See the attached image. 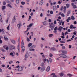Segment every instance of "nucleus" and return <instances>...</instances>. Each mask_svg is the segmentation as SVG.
I'll list each match as a JSON object with an SVG mask.
<instances>
[{
  "mask_svg": "<svg viewBox=\"0 0 77 77\" xmlns=\"http://www.w3.org/2000/svg\"><path fill=\"white\" fill-rule=\"evenodd\" d=\"M62 53L63 54H60L59 55L60 56L62 57H63V58H66L67 56L65 54H67V53H68L67 51H62Z\"/></svg>",
  "mask_w": 77,
  "mask_h": 77,
  "instance_id": "obj_1",
  "label": "nucleus"
},
{
  "mask_svg": "<svg viewBox=\"0 0 77 77\" xmlns=\"http://www.w3.org/2000/svg\"><path fill=\"white\" fill-rule=\"evenodd\" d=\"M69 28L71 30H72V29L73 30V29H75V28H76V27L73 26L72 25H71L69 27Z\"/></svg>",
  "mask_w": 77,
  "mask_h": 77,
  "instance_id": "obj_2",
  "label": "nucleus"
},
{
  "mask_svg": "<svg viewBox=\"0 0 77 77\" xmlns=\"http://www.w3.org/2000/svg\"><path fill=\"white\" fill-rule=\"evenodd\" d=\"M62 29H63V27L60 26L59 28L57 29L58 30H59V32H61L62 31Z\"/></svg>",
  "mask_w": 77,
  "mask_h": 77,
  "instance_id": "obj_3",
  "label": "nucleus"
},
{
  "mask_svg": "<svg viewBox=\"0 0 77 77\" xmlns=\"http://www.w3.org/2000/svg\"><path fill=\"white\" fill-rule=\"evenodd\" d=\"M23 69V67L21 66L19 68L18 70L19 71H21Z\"/></svg>",
  "mask_w": 77,
  "mask_h": 77,
  "instance_id": "obj_4",
  "label": "nucleus"
},
{
  "mask_svg": "<svg viewBox=\"0 0 77 77\" xmlns=\"http://www.w3.org/2000/svg\"><path fill=\"white\" fill-rule=\"evenodd\" d=\"M3 48L7 50H8V49H9V48L8 47V46L6 45H5L3 46Z\"/></svg>",
  "mask_w": 77,
  "mask_h": 77,
  "instance_id": "obj_5",
  "label": "nucleus"
},
{
  "mask_svg": "<svg viewBox=\"0 0 77 77\" xmlns=\"http://www.w3.org/2000/svg\"><path fill=\"white\" fill-rule=\"evenodd\" d=\"M29 57V53L28 52H26L25 55V57L26 59Z\"/></svg>",
  "mask_w": 77,
  "mask_h": 77,
  "instance_id": "obj_6",
  "label": "nucleus"
},
{
  "mask_svg": "<svg viewBox=\"0 0 77 77\" xmlns=\"http://www.w3.org/2000/svg\"><path fill=\"white\" fill-rule=\"evenodd\" d=\"M71 5L73 7V8H74V9H76V8H77V6L76 5H74V3H72Z\"/></svg>",
  "mask_w": 77,
  "mask_h": 77,
  "instance_id": "obj_7",
  "label": "nucleus"
},
{
  "mask_svg": "<svg viewBox=\"0 0 77 77\" xmlns=\"http://www.w3.org/2000/svg\"><path fill=\"white\" fill-rule=\"evenodd\" d=\"M21 48L22 49V52L23 53H24V51H25V49L26 48H25V47L24 46H21Z\"/></svg>",
  "mask_w": 77,
  "mask_h": 77,
  "instance_id": "obj_8",
  "label": "nucleus"
},
{
  "mask_svg": "<svg viewBox=\"0 0 77 77\" xmlns=\"http://www.w3.org/2000/svg\"><path fill=\"white\" fill-rule=\"evenodd\" d=\"M16 20V19H15V16H14L12 20V23H14V22Z\"/></svg>",
  "mask_w": 77,
  "mask_h": 77,
  "instance_id": "obj_9",
  "label": "nucleus"
},
{
  "mask_svg": "<svg viewBox=\"0 0 77 77\" xmlns=\"http://www.w3.org/2000/svg\"><path fill=\"white\" fill-rule=\"evenodd\" d=\"M63 9V12L64 14H65V13H66V6H64Z\"/></svg>",
  "mask_w": 77,
  "mask_h": 77,
  "instance_id": "obj_10",
  "label": "nucleus"
},
{
  "mask_svg": "<svg viewBox=\"0 0 77 77\" xmlns=\"http://www.w3.org/2000/svg\"><path fill=\"white\" fill-rule=\"evenodd\" d=\"M33 23H30L29 25H28L27 26V27H32V26H33Z\"/></svg>",
  "mask_w": 77,
  "mask_h": 77,
  "instance_id": "obj_11",
  "label": "nucleus"
},
{
  "mask_svg": "<svg viewBox=\"0 0 77 77\" xmlns=\"http://www.w3.org/2000/svg\"><path fill=\"white\" fill-rule=\"evenodd\" d=\"M19 24H17V27H18L19 29H20V28L21 27V26H22V25L20 23H19Z\"/></svg>",
  "mask_w": 77,
  "mask_h": 77,
  "instance_id": "obj_12",
  "label": "nucleus"
},
{
  "mask_svg": "<svg viewBox=\"0 0 77 77\" xmlns=\"http://www.w3.org/2000/svg\"><path fill=\"white\" fill-rule=\"evenodd\" d=\"M50 66H48L47 67V68L46 69V71L48 72V71H50Z\"/></svg>",
  "mask_w": 77,
  "mask_h": 77,
  "instance_id": "obj_13",
  "label": "nucleus"
},
{
  "mask_svg": "<svg viewBox=\"0 0 77 77\" xmlns=\"http://www.w3.org/2000/svg\"><path fill=\"white\" fill-rule=\"evenodd\" d=\"M71 14V11L69 10L67 12V14H66L67 16H69V15Z\"/></svg>",
  "mask_w": 77,
  "mask_h": 77,
  "instance_id": "obj_14",
  "label": "nucleus"
},
{
  "mask_svg": "<svg viewBox=\"0 0 77 77\" xmlns=\"http://www.w3.org/2000/svg\"><path fill=\"white\" fill-rule=\"evenodd\" d=\"M7 7H9L10 8H12V6H11V5L10 4H7Z\"/></svg>",
  "mask_w": 77,
  "mask_h": 77,
  "instance_id": "obj_15",
  "label": "nucleus"
},
{
  "mask_svg": "<svg viewBox=\"0 0 77 77\" xmlns=\"http://www.w3.org/2000/svg\"><path fill=\"white\" fill-rule=\"evenodd\" d=\"M35 48V45L32 46L29 48L30 50H31V49H33V48Z\"/></svg>",
  "mask_w": 77,
  "mask_h": 77,
  "instance_id": "obj_16",
  "label": "nucleus"
},
{
  "mask_svg": "<svg viewBox=\"0 0 77 77\" xmlns=\"http://www.w3.org/2000/svg\"><path fill=\"white\" fill-rule=\"evenodd\" d=\"M53 10H54V11H56V10H57V8H56V6H54L53 7Z\"/></svg>",
  "mask_w": 77,
  "mask_h": 77,
  "instance_id": "obj_17",
  "label": "nucleus"
},
{
  "mask_svg": "<svg viewBox=\"0 0 77 77\" xmlns=\"http://www.w3.org/2000/svg\"><path fill=\"white\" fill-rule=\"evenodd\" d=\"M44 3V1H43V0H41L40 2V5H42V4Z\"/></svg>",
  "mask_w": 77,
  "mask_h": 77,
  "instance_id": "obj_18",
  "label": "nucleus"
},
{
  "mask_svg": "<svg viewBox=\"0 0 77 77\" xmlns=\"http://www.w3.org/2000/svg\"><path fill=\"white\" fill-rule=\"evenodd\" d=\"M51 75H53V77H57V76L56 75L55 73H52L51 74Z\"/></svg>",
  "mask_w": 77,
  "mask_h": 77,
  "instance_id": "obj_19",
  "label": "nucleus"
},
{
  "mask_svg": "<svg viewBox=\"0 0 77 77\" xmlns=\"http://www.w3.org/2000/svg\"><path fill=\"white\" fill-rule=\"evenodd\" d=\"M51 50H52L53 51H55V50H56V49L54 47H52L51 48Z\"/></svg>",
  "mask_w": 77,
  "mask_h": 77,
  "instance_id": "obj_20",
  "label": "nucleus"
},
{
  "mask_svg": "<svg viewBox=\"0 0 77 77\" xmlns=\"http://www.w3.org/2000/svg\"><path fill=\"white\" fill-rule=\"evenodd\" d=\"M11 48L13 49H15V47L14 45H11Z\"/></svg>",
  "mask_w": 77,
  "mask_h": 77,
  "instance_id": "obj_21",
  "label": "nucleus"
},
{
  "mask_svg": "<svg viewBox=\"0 0 77 77\" xmlns=\"http://www.w3.org/2000/svg\"><path fill=\"white\" fill-rule=\"evenodd\" d=\"M53 26H54L53 23H52L50 25L49 27H50V28H51V27H53Z\"/></svg>",
  "mask_w": 77,
  "mask_h": 77,
  "instance_id": "obj_22",
  "label": "nucleus"
},
{
  "mask_svg": "<svg viewBox=\"0 0 77 77\" xmlns=\"http://www.w3.org/2000/svg\"><path fill=\"white\" fill-rule=\"evenodd\" d=\"M6 8V6H3L2 7V11H3L4 9H5V8Z\"/></svg>",
  "mask_w": 77,
  "mask_h": 77,
  "instance_id": "obj_23",
  "label": "nucleus"
},
{
  "mask_svg": "<svg viewBox=\"0 0 77 77\" xmlns=\"http://www.w3.org/2000/svg\"><path fill=\"white\" fill-rule=\"evenodd\" d=\"M11 42H12V43H13V44L14 45H15V44H16V43H15V40H11Z\"/></svg>",
  "mask_w": 77,
  "mask_h": 77,
  "instance_id": "obj_24",
  "label": "nucleus"
},
{
  "mask_svg": "<svg viewBox=\"0 0 77 77\" xmlns=\"http://www.w3.org/2000/svg\"><path fill=\"white\" fill-rule=\"evenodd\" d=\"M66 5L67 8H69V6H70V5L68 4H66Z\"/></svg>",
  "mask_w": 77,
  "mask_h": 77,
  "instance_id": "obj_25",
  "label": "nucleus"
},
{
  "mask_svg": "<svg viewBox=\"0 0 77 77\" xmlns=\"http://www.w3.org/2000/svg\"><path fill=\"white\" fill-rule=\"evenodd\" d=\"M45 68L44 67L42 68L41 69V72H43V71H44V70H45Z\"/></svg>",
  "mask_w": 77,
  "mask_h": 77,
  "instance_id": "obj_26",
  "label": "nucleus"
},
{
  "mask_svg": "<svg viewBox=\"0 0 77 77\" xmlns=\"http://www.w3.org/2000/svg\"><path fill=\"white\" fill-rule=\"evenodd\" d=\"M23 45H24V42H23V40H22L21 43V47H23Z\"/></svg>",
  "mask_w": 77,
  "mask_h": 77,
  "instance_id": "obj_27",
  "label": "nucleus"
},
{
  "mask_svg": "<svg viewBox=\"0 0 77 77\" xmlns=\"http://www.w3.org/2000/svg\"><path fill=\"white\" fill-rule=\"evenodd\" d=\"M4 39L5 40V41H8V40H9V39L7 37L6 38L5 36H4Z\"/></svg>",
  "mask_w": 77,
  "mask_h": 77,
  "instance_id": "obj_28",
  "label": "nucleus"
},
{
  "mask_svg": "<svg viewBox=\"0 0 77 77\" xmlns=\"http://www.w3.org/2000/svg\"><path fill=\"white\" fill-rule=\"evenodd\" d=\"M10 54L12 56V57H14V55L13 53L11 52Z\"/></svg>",
  "mask_w": 77,
  "mask_h": 77,
  "instance_id": "obj_29",
  "label": "nucleus"
},
{
  "mask_svg": "<svg viewBox=\"0 0 77 77\" xmlns=\"http://www.w3.org/2000/svg\"><path fill=\"white\" fill-rule=\"evenodd\" d=\"M60 76H61L62 77V76L63 75V72L60 73Z\"/></svg>",
  "mask_w": 77,
  "mask_h": 77,
  "instance_id": "obj_30",
  "label": "nucleus"
},
{
  "mask_svg": "<svg viewBox=\"0 0 77 77\" xmlns=\"http://www.w3.org/2000/svg\"><path fill=\"white\" fill-rule=\"evenodd\" d=\"M32 45V43H30L28 44V46L29 47H31Z\"/></svg>",
  "mask_w": 77,
  "mask_h": 77,
  "instance_id": "obj_31",
  "label": "nucleus"
},
{
  "mask_svg": "<svg viewBox=\"0 0 77 77\" xmlns=\"http://www.w3.org/2000/svg\"><path fill=\"white\" fill-rule=\"evenodd\" d=\"M62 20H61L60 21V22H58V23H59V25L60 26H61L62 25Z\"/></svg>",
  "mask_w": 77,
  "mask_h": 77,
  "instance_id": "obj_32",
  "label": "nucleus"
},
{
  "mask_svg": "<svg viewBox=\"0 0 77 77\" xmlns=\"http://www.w3.org/2000/svg\"><path fill=\"white\" fill-rule=\"evenodd\" d=\"M71 20H75V18H74V16H72L71 17Z\"/></svg>",
  "mask_w": 77,
  "mask_h": 77,
  "instance_id": "obj_33",
  "label": "nucleus"
},
{
  "mask_svg": "<svg viewBox=\"0 0 77 77\" xmlns=\"http://www.w3.org/2000/svg\"><path fill=\"white\" fill-rule=\"evenodd\" d=\"M53 36V34H50L49 35V36L50 38H51V37H52Z\"/></svg>",
  "mask_w": 77,
  "mask_h": 77,
  "instance_id": "obj_34",
  "label": "nucleus"
},
{
  "mask_svg": "<svg viewBox=\"0 0 77 77\" xmlns=\"http://www.w3.org/2000/svg\"><path fill=\"white\" fill-rule=\"evenodd\" d=\"M45 65L44 63H42L41 64V66H44Z\"/></svg>",
  "mask_w": 77,
  "mask_h": 77,
  "instance_id": "obj_35",
  "label": "nucleus"
},
{
  "mask_svg": "<svg viewBox=\"0 0 77 77\" xmlns=\"http://www.w3.org/2000/svg\"><path fill=\"white\" fill-rule=\"evenodd\" d=\"M10 26V24H9V25L7 27V29L8 30H9V26Z\"/></svg>",
  "mask_w": 77,
  "mask_h": 77,
  "instance_id": "obj_36",
  "label": "nucleus"
},
{
  "mask_svg": "<svg viewBox=\"0 0 77 77\" xmlns=\"http://www.w3.org/2000/svg\"><path fill=\"white\" fill-rule=\"evenodd\" d=\"M53 54H52L51 53H50L49 54V56L50 57H53Z\"/></svg>",
  "mask_w": 77,
  "mask_h": 77,
  "instance_id": "obj_37",
  "label": "nucleus"
},
{
  "mask_svg": "<svg viewBox=\"0 0 77 77\" xmlns=\"http://www.w3.org/2000/svg\"><path fill=\"white\" fill-rule=\"evenodd\" d=\"M20 38H19L18 41H17V42L18 44H20Z\"/></svg>",
  "mask_w": 77,
  "mask_h": 77,
  "instance_id": "obj_38",
  "label": "nucleus"
},
{
  "mask_svg": "<svg viewBox=\"0 0 77 77\" xmlns=\"http://www.w3.org/2000/svg\"><path fill=\"white\" fill-rule=\"evenodd\" d=\"M57 27H55L54 29V31H56V30H57Z\"/></svg>",
  "mask_w": 77,
  "mask_h": 77,
  "instance_id": "obj_39",
  "label": "nucleus"
},
{
  "mask_svg": "<svg viewBox=\"0 0 77 77\" xmlns=\"http://www.w3.org/2000/svg\"><path fill=\"white\" fill-rule=\"evenodd\" d=\"M21 4L22 5H24L25 4V2H21Z\"/></svg>",
  "mask_w": 77,
  "mask_h": 77,
  "instance_id": "obj_40",
  "label": "nucleus"
},
{
  "mask_svg": "<svg viewBox=\"0 0 77 77\" xmlns=\"http://www.w3.org/2000/svg\"><path fill=\"white\" fill-rule=\"evenodd\" d=\"M61 15L63 17H65V14H64L63 13L61 14Z\"/></svg>",
  "mask_w": 77,
  "mask_h": 77,
  "instance_id": "obj_41",
  "label": "nucleus"
},
{
  "mask_svg": "<svg viewBox=\"0 0 77 77\" xmlns=\"http://www.w3.org/2000/svg\"><path fill=\"white\" fill-rule=\"evenodd\" d=\"M4 29H2V30L1 29H0V33H2V32H4Z\"/></svg>",
  "mask_w": 77,
  "mask_h": 77,
  "instance_id": "obj_42",
  "label": "nucleus"
},
{
  "mask_svg": "<svg viewBox=\"0 0 77 77\" xmlns=\"http://www.w3.org/2000/svg\"><path fill=\"white\" fill-rule=\"evenodd\" d=\"M16 4H18L19 3V0H16Z\"/></svg>",
  "mask_w": 77,
  "mask_h": 77,
  "instance_id": "obj_43",
  "label": "nucleus"
},
{
  "mask_svg": "<svg viewBox=\"0 0 77 77\" xmlns=\"http://www.w3.org/2000/svg\"><path fill=\"white\" fill-rule=\"evenodd\" d=\"M43 62L44 63H45V62H47V59H45L43 60Z\"/></svg>",
  "mask_w": 77,
  "mask_h": 77,
  "instance_id": "obj_44",
  "label": "nucleus"
},
{
  "mask_svg": "<svg viewBox=\"0 0 77 77\" xmlns=\"http://www.w3.org/2000/svg\"><path fill=\"white\" fill-rule=\"evenodd\" d=\"M60 42L61 44H63V43H65L66 42H63V41H60Z\"/></svg>",
  "mask_w": 77,
  "mask_h": 77,
  "instance_id": "obj_45",
  "label": "nucleus"
},
{
  "mask_svg": "<svg viewBox=\"0 0 77 77\" xmlns=\"http://www.w3.org/2000/svg\"><path fill=\"white\" fill-rule=\"evenodd\" d=\"M6 3L5 1H4L3 2V5H6Z\"/></svg>",
  "mask_w": 77,
  "mask_h": 77,
  "instance_id": "obj_46",
  "label": "nucleus"
},
{
  "mask_svg": "<svg viewBox=\"0 0 77 77\" xmlns=\"http://www.w3.org/2000/svg\"><path fill=\"white\" fill-rule=\"evenodd\" d=\"M17 48L19 50V51H20V46H17Z\"/></svg>",
  "mask_w": 77,
  "mask_h": 77,
  "instance_id": "obj_47",
  "label": "nucleus"
},
{
  "mask_svg": "<svg viewBox=\"0 0 77 77\" xmlns=\"http://www.w3.org/2000/svg\"><path fill=\"white\" fill-rule=\"evenodd\" d=\"M54 26H52L51 27V30H53V29H54Z\"/></svg>",
  "mask_w": 77,
  "mask_h": 77,
  "instance_id": "obj_48",
  "label": "nucleus"
},
{
  "mask_svg": "<svg viewBox=\"0 0 77 77\" xmlns=\"http://www.w3.org/2000/svg\"><path fill=\"white\" fill-rule=\"evenodd\" d=\"M43 24H44V25H45V24H46V21L43 22Z\"/></svg>",
  "mask_w": 77,
  "mask_h": 77,
  "instance_id": "obj_49",
  "label": "nucleus"
},
{
  "mask_svg": "<svg viewBox=\"0 0 77 77\" xmlns=\"http://www.w3.org/2000/svg\"><path fill=\"white\" fill-rule=\"evenodd\" d=\"M61 1H58V3L59 5H60V4H61V3H62V2H60Z\"/></svg>",
  "mask_w": 77,
  "mask_h": 77,
  "instance_id": "obj_50",
  "label": "nucleus"
},
{
  "mask_svg": "<svg viewBox=\"0 0 77 77\" xmlns=\"http://www.w3.org/2000/svg\"><path fill=\"white\" fill-rule=\"evenodd\" d=\"M63 6H61L60 8V10L62 11V10H63Z\"/></svg>",
  "mask_w": 77,
  "mask_h": 77,
  "instance_id": "obj_51",
  "label": "nucleus"
},
{
  "mask_svg": "<svg viewBox=\"0 0 77 77\" xmlns=\"http://www.w3.org/2000/svg\"><path fill=\"white\" fill-rule=\"evenodd\" d=\"M49 61H50V62H52V59L51 58H49Z\"/></svg>",
  "mask_w": 77,
  "mask_h": 77,
  "instance_id": "obj_52",
  "label": "nucleus"
},
{
  "mask_svg": "<svg viewBox=\"0 0 77 77\" xmlns=\"http://www.w3.org/2000/svg\"><path fill=\"white\" fill-rule=\"evenodd\" d=\"M30 41V39H29V38L28 37L27 38V41L29 42V41Z\"/></svg>",
  "mask_w": 77,
  "mask_h": 77,
  "instance_id": "obj_53",
  "label": "nucleus"
},
{
  "mask_svg": "<svg viewBox=\"0 0 77 77\" xmlns=\"http://www.w3.org/2000/svg\"><path fill=\"white\" fill-rule=\"evenodd\" d=\"M62 49H63V50H64V49H65V46H62Z\"/></svg>",
  "mask_w": 77,
  "mask_h": 77,
  "instance_id": "obj_54",
  "label": "nucleus"
},
{
  "mask_svg": "<svg viewBox=\"0 0 77 77\" xmlns=\"http://www.w3.org/2000/svg\"><path fill=\"white\" fill-rule=\"evenodd\" d=\"M2 43H3V41L2 40H0V44H2Z\"/></svg>",
  "mask_w": 77,
  "mask_h": 77,
  "instance_id": "obj_55",
  "label": "nucleus"
},
{
  "mask_svg": "<svg viewBox=\"0 0 77 77\" xmlns=\"http://www.w3.org/2000/svg\"><path fill=\"white\" fill-rule=\"evenodd\" d=\"M70 41H71V40L69 39L67 40V42H69Z\"/></svg>",
  "mask_w": 77,
  "mask_h": 77,
  "instance_id": "obj_56",
  "label": "nucleus"
},
{
  "mask_svg": "<svg viewBox=\"0 0 77 77\" xmlns=\"http://www.w3.org/2000/svg\"><path fill=\"white\" fill-rule=\"evenodd\" d=\"M73 23L74 24H77V22L76 21H75Z\"/></svg>",
  "mask_w": 77,
  "mask_h": 77,
  "instance_id": "obj_57",
  "label": "nucleus"
},
{
  "mask_svg": "<svg viewBox=\"0 0 77 77\" xmlns=\"http://www.w3.org/2000/svg\"><path fill=\"white\" fill-rule=\"evenodd\" d=\"M50 13L51 14H53V11H51Z\"/></svg>",
  "mask_w": 77,
  "mask_h": 77,
  "instance_id": "obj_58",
  "label": "nucleus"
},
{
  "mask_svg": "<svg viewBox=\"0 0 77 77\" xmlns=\"http://www.w3.org/2000/svg\"><path fill=\"white\" fill-rule=\"evenodd\" d=\"M75 1V0H72L71 2L72 3H74Z\"/></svg>",
  "mask_w": 77,
  "mask_h": 77,
  "instance_id": "obj_59",
  "label": "nucleus"
},
{
  "mask_svg": "<svg viewBox=\"0 0 77 77\" xmlns=\"http://www.w3.org/2000/svg\"><path fill=\"white\" fill-rule=\"evenodd\" d=\"M43 16V14H42V13H41L40 14L41 17H42Z\"/></svg>",
  "mask_w": 77,
  "mask_h": 77,
  "instance_id": "obj_60",
  "label": "nucleus"
},
{
  "mask_svg": "<svg viewBox=\"0 0 77 77\" xmlns=\"http://www.w3.org/2000/svg\"><path fill=\"white\" fill-rule=\"evenodd\" d=\"M61 38H62L63 39H64V38H65V37H64V36H63V35L61 36Z\"/></svg>",
  "mask_w": 77,
  "mask_h": 77,
  "instance_id": "obj_61",
  "label": "nucleus"
},
{
  "mask_svg": "<svg viewBox=\"0 0 77 77\" xmlns=\"http://www.w3.org/2000/svg\"><path fill=\"white\" fill-rule=\"evenodd\" d=\"M8 3H9V4H11V2L9 1H8Z\"/></svg>",
  "mask_w": 77,
  "mask_h": 77,
  "instance_id": "obj_62",
  "label": "nucleus"
},
{
  "mask_svg": "<svg viewBox=\"0 0 77 77\" xmlns=\"http://www.w3.org/2000/svg\"><path fill=\"white\" fill-rule=\"evenodd\" d=\"M68 32H71V30H70L69 29H68Z\"/></svg>",
  "mask_w": 77,
  "mask_h": 77,
  "instance_id": "obj_63",
  "label": "nucleus"
},
{
  "mask_svg": "<svg viewBox=\"0 0 77 77\" xmlns=\"http://www.w3.org/2000/svg\"><path fill=\"white\" fill-rule=\"evenodd\" d=\"M62 26H64V22H62Z\"/></svg>",
  "mask_w": 77,
  "mask_h": 77,
  "instance_id": "obj_64",
  "label": "nucleus"
}]
</instances>
